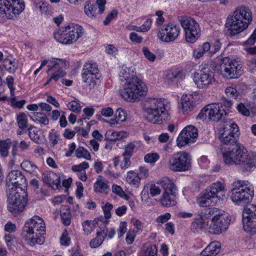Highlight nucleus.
Wrapping results in <instances>:
<instances>
[{"instance_id":"1","label":"nucleus","mask_w":256,"mask_h":256,"mask_svg":"<svg viewBox=\"0 0 256 256\" xmlns=\"http://www.w3.org/2000/svg\"><path fill=\"white\" fill-rule=\"evenodd\" d=\"M222 157L226 164L239 166L243 174L249 173L256 168V153L248 152L240 143H237L232 150H224Z\"/></svg>"},{"instance_id":"2","label":"nucleus","mask_w":256,"mask_h":256,"mask_svg":"<svg viewBox=\"0 0 256 256\" xmlns=\"http://www.w3.org/2000/svg\"><path fill=\"white\" fill-rule=\"evenodd\" d=\"M45 224L42 218L35 216L28 220L24 228V238L30 246L42 244L44 242Z\"/></svg>"},{"instance_id":"3","label":"nucleus","mask_w":256,"mask_h":256,"mask_svg":"<svg viewBox=\"0 0 256 256\" xmlns=\"http://www.w3.org/2000/svg\"><path fill=\"white\" fill-rule=\"evenodd\" d=\"M252 20V12L246 7L237 8L234 15L227 18L226 27L231 36H235L244 30Z\"/></svg>"},{"instance_id":"4","label":"nucleus","mask_w":256,"mask_h":256,"mask_svg":"<svg viewBox=\"0 0 256 256\" xmlns=\"http://www.w3.org/2000/svg\"><path fill=\"white\" fill-rule=\"evenodd\" d=\"M145 108L146 120L153 124H161L168 118V100L162 98H149Z\"/></svg>"},{"instance_id":"5","label":"nucleus","mask_w":256,"mask_h":256,"mask_svg":"<svg viewBox=\"0 0 256 256\" xmlns=\"http://www.w3.org/2000/svg\"><path fill=\"white\" fill-rule=\"evenodd\" d=\"M145 108L146 120L153 124H161L168 118V100L162 98H149Z\"/></svg>"},{"instance_id":"6","label":"nucleus","mask_w":256,"mask_h":256,"mask_svg":"<svg viewBox=\"0 0 256 256\" xmlns=\"http://www.w3.org/2000/svg\"><path fill=\"white\" fill-rule=\"evenodd\" d=\"M147 92L148 88L143 80L136 76H132L125 82L120 94L124 99L134 102L145 96Z\"/></svg>"},{"instance_id":"7","label":"nucleus","mask_w":256,"mask_h":256,"mask_svg":"<svg viewBox=\"0 0 256 256\" xmlns=\"http://www.w3.org/2000/svg\"><path fill=\"white\" fill-rule=\"evenodd\" d=\"M84 34L80 26L70 23L62 27L54 33V38L63 44L69 45L76 42Z\"/></svg>"},{"instance_id":"8","label":"nucleus","mask_w":256,"mask_h":256,"mask_svg":"<svg viewBox=\"0 0 256 256\" xmlns=\"http://www.w3.org/2000/svg\"><path fill=\"white\" fill-rule=\"evenodd\" d=\"M231 200L237 205L250 203L254 195V190L248 186V181L236 180L232 184Z\"/></svg>"},{"instance_id":"9","label":"nucleus","mask_w":256,"mask_h":256,"mask_svg":"<svg viewBox=\"0 0 256 256\" xmlns=\"http://www.w3.org/2000/svg\"><path fill=\"white\" fill-rule=\"evenodd\" d=\"M224 186L220 182H216L207 188L197 198L196 202L201 207L214 206L220 200V194L224 192Z\"/></svg>"},{"instance_id":"10","label":"nucleus","mask_w":256,"mask_h":256,"mask_svg":"<svg viewBox=\"0 0 256 256\" xmlns=\"http://www.w3.org/2000/svg\"><path fill=\"white\" fill-rule=\"evenodd\" d=\"M212 210L210 212V218L213 216L209 226L210 232L218 234L225 232L229 226L230 220L228 214L224 210H218L216 208H209Z\"/></svg>"},{"instance_id":"11","label":"nucleus","mask_w":256,"mask_h":256,"mask_svg":"<svg viewBox=\"0 0 256 256\" xmlns=\"http://www.w3.org/2000/svg\"><path fill=\"white\" fill-rule=\"evenodd\" d=\"M24 8V0H0V17L12 20L14 16L22 13Z\"/></svg>"},{"instance_id":"12","label":"nucleus","mask_w":256,"mask_h":256,"mask_svg":"<svg viewBox=\"0 0 256 256\" xmlns=\"http://www.w3.org/2000/svg\"><path fill=\"white\" fill-rule=\"evenodd\" d=\"M164 192L160 199V204L164 207H170L176 204V192L177 188L172 180L164 178L160 182Z\"/></svg>"},{"instance_id":"13","label":"nucleus","mask_w":256,"mask_h":256,"mask_svg":"<svg viewBox=\"0 0 256 256\" xmlns=\"http://www.w3.org/2000/svg\"><path fill=\"white\" fill-rule=\"evenodd\" d=\"M191 156L188 153L178 152L171 156L168 162V167L174 172H185L191 167Z\"/></svg>"},{"instance_id":"14","label":"nucleus","mask_w":256,"mask_h":256,"mask_svg":"<svg viewBox=\"0 0 256 256\" xmlns=\"http://www.w3.org/2000/svg\"><path fill=\"white\" fill-rule=\"evenodd\" d=\"M180 24L185 32L186 42L194 43L200 36V28L197 22L190 17L183 16Z\"/></svg>"},{"instance_id":"15","label":"nucleus","mask_w":256,"mask_h":256,"mask_svg":"<svg viewBox=\"0 0 256 256\" xmlns=\"http://www.w3.org/2000/svg\"><path fill=\"white\" fill-rule=\"evenodd\" d=\"M220 132V139L224 144H232L236 143V137L240 134L238 125L232 120L225 121L222 128Z\"/></svg>"},{"instance_id":"16","label":"nucleus","mask_w":256,"mask_h":256,"mask_svg":"<svg viewBox=\"0 0 256 256\" xmlns=\"http://www.w3.org/2000/svg\"><path fill=\"white\" fill-rule=\"evenodd\" d=\"M221 65L224 75L229 78H237L242 74V64L241 62L229 57L222 58Z\"/></svg>"},{"instance_id":"17","label":"nucleus","mask_w":256,"mask_h":256,"mask_svg":"<svg viewBox=\"0 0 256 256\" xmlns=\"http://www.w3.org/2000/svg\"><path fill=\"white\" fill-rule=\"evenodd\" d=\"M27 184L24 176L18 170L10 172L6 178V192L22 191Z\"/></svg>"},{"instance_id":"18","label":"nucleus","mask_w":256,"mask_h":256,"mask_svg":"<svg viewBox=\"0 0 256 256\" xmlns=\"http://www.w3.org/2000/svg\"><path fill=\"white\" fill-rule=\"evenodd\" d=\"M180 31L181 28L178 24L170 22L161 28L158 33V37L163 42H173L180 36Z\"/></svg>"},{"instance_id":"19","label":"nucleus","mask_w":256,"mask_h":256,"mask_svg":"<svg viewBox=\"0 0 256 256\" xmlns=\"http://www.w3.org/2000/svg\"><path fill=\"white\" fill-rule=\"evenodd\" d=\"M82 77L83 82L86 83L90 89L96 85V80L99 79V70L96 63L86 62L83 67Z\"/></svg>"},{"instance_id":"20","label":"nucleus","mask_w":256,"mask_h":256,"mask_svg":"<svg viewBox=\"0 0 256 256\" xmlns=\"http://www.w3.org/2000/svg\"><path fill=\"white\" fill-rule=\"evenodd\" d=\"M214 72L210 66L203 68L194 76V82L200 88H206L215 82Z\"/></svg>"},{"instance_id":"21","label":"nucleus","mask_w":256,"mask_h":256,"mask_svg":"<svg viewBox=\"0 0 256 256\" xmlns=\"http://www.w3.org/2000/svg\"><path fill=\"white\" fill-rule=\"evenodd\" d=\"M8 196V208L10 212L14 214L22 212L26 204L24 196H20L19 191H10L6 192Z\"/></svg>"},{"instance_id":"22","label":"nucleus","mask_w":256,"mask_h":256,"mask_svg":"<svg viewBox=\"0 0 256 256\" xmlns=\"http://www.w3.org/2000/svg\"><path fill=\"white\" fill-rule=\"evenodd\" d=\"M198 136L197 128L192 125L186 126L179 134L177 140V146L181 148L196 141Z\"/></svg>"},{"instance_id":"23","label":"nucleus","mask_w":256,"mask_h":256,"mask_svg":"<svg viewBox=\"0 0 256 256\" xmlns=\"http://www.w3.org/2000/svg\"><path fill=\"white\" fill-rule=\"evenodd\" d=\"M52 64H48V70L50 71H53L54 72L50 78V80H54L56 82L59 79L64 77L66 75V72L64 70L69 67V64L64 59H60L54 58L50 62Z\"/></svg>"},{"instance_id":"24","label":"nucleus","mask_w":256,"mask_h":256,"mask_svg":"<svg viewBox=\"0 0 256 256\" xmlns=\"http://www.w3.org/2000/svg\"><path fill=\"white\" fill-rule=\"evenodd\" d=\"M212 210L209 208H204L198 215V218H196L194 220L191 224V230L193 232H198L202 229L209 230V222Z\"/></svg>"},{"instance_id":"25","label":"nucleus","mask_w":256,"mask_h":256,"mask_svg":"<svg viewBox=\"0 0 256 256\" xmlns=\"http://www.w3.org/2000/svg\"><path fill=\"white\" fill-rule=\"evenodd\" d=\"M208 108V119L218 122L224 120L226 114V110L223 108L222 104L219 103L212 104L207 105Z\"/></svg>"},{"instance_id":"26","label":"nucleus","mask_w":256,"mask_h":256,"mask_svg":"<svg viewBox=\"0 0 256 256\" xmlns=\"http://www.w3.org/2000/svg\"><path fill=\"white\" fill-rule=\"evenodd\" d=\"M161 192V190L159 186L154 184H146L141 193L140 196L143 202L147 203L152 197L159 195Z\"/></svg>"},{"instance_id":"27","label":"nucleus","mask_w":256,"mask_h":256,"mask_svg":"<svg viewBox=\"0 0 256 256\" xmlns=\"http://www.w3.org/2000/svg\"><path fill=\"white\" fill-rule=\"evenodd\" d=\"M42 180L44 183L53 189L60 188V176L52 171H46L42 174Z\"/></svg>"},{"instance_id":"28","label":"nucleus","mask_w":256,"mask_h":256,"mask_svg":"<svg viewBox=\"0 0 256 256\" xmlns=\"http://www.w3.org/2000/svg\"><path fill=\"white\" fill-rule=\"evenodd\" d=\"M182 112L184 114L190 112L196 106V101L192 94H184L181 98Z\"/></svg>"},{"instance_id":"29","label":"nucleus","mask_w":256,"mask_h":256,"mask_svg":"<svg viewBox=\"0 0 256 256\" xmlns=\"http://www.w3.org/2000/svg\"><path fill=\"white\" fill-rule=\"evenodd\" d=\"M108 182L100 176L94 185V190L96 192L108 194L110 190Z\"/></svg>"},{"instance_id":"30","label":"nucleus","mask_w":256,"mask_h":256,"mask_svg":"<svg viewBox=\"0 0 256 256\" xmlns=\"http://www.w3.org/2000/svg\"><path fill=\"white\" fill-rule=\"evenodd\" d=\"M185 76V72L184 71L174 70L167 72L166 79L169 82H178L184 79Z\"/></svg>"},{"instance_id":"31","label":"nucleus","mask_w":256,"mask_h":256,"mask_svg":"<svg viewBox=\"0 0 256 256\" xmlns=\"http://www.w3.org/2000/svg\"><path fill=\"white\" fill-rule=\"evenodd\" d=\"M220 250V244L216 242L210 243L200 254V256H216Z\"/></svg>"},{"instance_id":"32","label":"nucleus","mask_w":256,"mask_h":256,"mask_svg":"<svg viewBox=\"0 0 256 256\" xmlns=\"http://www.w3.org/2000/svg\"><path fill=\"white\" fill-rule=\"evenodd\" d=\"M244 230L250 234H256V219L245 218L242 220Z\"/></svg>"},{"instance_id":"33","label":"nucleus","mask_w":256,"mask_h":256,"mask_svg":"<svg viewBox=\"0 0 256 256\" xmlns=\"http://www.w3.org/2000/svg\"><path fill=\"white\" fill-rule=\"evenodd\" d=\"M210 49V44L208 42H206L202 46L193 50V56L196 58H200L204 56V54H207L208 56V51Z\"/></svg>"},{"instance_id":"34","label":"nucleus","mask_w":256,"mask_h":256,"mask_svg":"<svg viewBox=\"0 0 256 256\" xmlns=\"http://www.w3.org/2000/svg\"><path fill=\"white\" fill-rule=\"evenodd\" d=\"M245 218L256 219V205L250 204L244 208L242 220H244Z\"/></svg>"},{"instance_id":"35","label":"nucleus","mask_w":256,"mask_h":256,"mask_svg":"<svg viewBox=\"0 0 256 256\" xmlns=\"http://www.w3.org/2000/svg\"><path fill=\"white\" fill-rule=\"evenodd\" d=\"M84 12L86 16L90 18H95L98 14H100L97 5H94L90 2H87L84 6Z\"/></svg>"},{"instance_id":"36","label":"nucleus","mask_w":256,"mask_h":256,"mask_svg":"<svg viewBox=\"0 0 256 256\" xmlns=\"http://www.w3.org/2000/svg\"><path fill=\"white\" fill-rule=\"evenodd\" d=\"M158 248L155 244L148 245L142 249L138 256H157Z\"/></svg>"},{"instance_id":"37","label":"nucleus","mask_w":256,"mask_h":256,"mask_svg":"<svg viewBox=\"0 0 256 256\" xmlns=\"http://www.w3.org/2000/svg\"><path fill=\"white\" fill-rule=\"evenodd\" d=\"M126 180L131 185L136 186L140 184V178L136 172L130 170L127 172Z\"/></svg>"},{"instance_id":"38","label":"nucleus","mask_w":256,"mask_h":256,"mask_svg":"<svg viewBox=\"0 0 256 256\" xmlns=\"http://www.w3.org/2000/svg\"><path fill=\"white\" fill-rule=\"evenodd\" d=\"M16 120L18 128H29L28 116L24 112H20L16 116Z\"/></svg>"},{"instance_id":"39","label":"nucleus","mask_w":256,"mask_h":256,"mask_svg":"<svg viewBox=\"0 0 256 256\" xmlns=\"http://www.w3.org/2000/svg\"><path fill=\"white\" fill-rule=\"evenodd\" d=\"M97 226V222L95 220L91 221L86 220L82 223L83 230L87 235L93 232Z\"/></svg>"},{"instance_id":"40","label":"nucleus","mask_w":256,"mask_h":256,"mask_svg":"<svg viewBox=\"0 0 256 256\" xmlns=\"http://www.w3.org/2000/svg\"><path fill=\"white\" fill-rule=\"evenodd\" d=\"M21 168L26 172L31 174L36 172L38 166L30 160H24L20 164Z\"/></svg>"},{"instance_id":"41","label":"nucleus","mask_w":256,"mask_h":256,"mask_svg":"<svg viewBox=\"0 0 256 256\" xmlns=\"http://www.w3.org/2000/svg\"><path fill=\"white\" fill-rule=\"evenodd\" d=\"M32 120L38 124L46 126L48 124L49 120L46 116L42 113H34V116L31 117Z\"/></svg>"},{"instance_id":"42","label":"nucleus","mask_w":256,"mask_h":256,"mask_svg":"<svg viewBox=\"0 0 256 256\" xmlns=\"http://www.w3.org/2000/svg\"><path fill=\"white\" fill-rule=\"evenodd\" d=\"M10 144L11 142L9 139L0 141V154L2 156H8Z\"/></svg>"},{"instance_id":"43","label":"nucleus","mask_w":256,"mask_h":256,"mask_svg":"<svg viewBox=\"0 0 256 256\" xmlns=\"http://www.w3.org/2000/svg\"><path fill=\"white\" fill-rule=\"evenodd\" d=\"M4 67L10 72L14 73L18 68V64L14 60L6 58L4 60Z\"/></svg>"},{"instance_id":"44","label":"nucleus","mask_w":256,"mask_h":256,"mask_svg":"<svg viewBox=\"0 0 256 256\" xmlns=\"http://www.w3.org/2000/svg\"><path fill=\"white\" fill-rule=\"evenodd\" d=\"M236 108L239 112L244 116H248L250 115V109L251 108L250 105L248 104V108L246 107L244 104L240 103L236 106ZM252 110H256V106L252 107Z\"/></svg>"},{"instance_id":"45","label":"nucleus","mask_w":256,"mask_h":256,"mask_svg":"<svg viewBox=\"0 0 256 256\" xmlns=\"http://www.w3.org/2000/svg\"><path fill=\"white\" fill-rule=\"evenodd\" d=\"M133 75H130V70L124 66H122L120 70L119 76L120 80L122 82L126 81L128 82V80L130 79Z\"/></svg>"},{"instance_id":"46","label":"nucleus","mask_w":256,"mask_h":256,"mask_svg":"<svg viewBox=\"0 0 256 256\" xmlns=\"http://www.w3.org/2000/svg\"><path fill=\"white\" fill-rule=\"evenodd\" d=\"M76 156L78 158H84L86 160H90L91 156L88 151L82 147H78L76 150Z\"/></svg>"},{"instance_id":"47","label":"nucleus","mask_w":256,"mask_h":256,"mask_svg":"<svg viewBox=\"0 0 256 256\" xmlns=\"http://www.w3.org/2000/svg\"><path fill=\"white\" fill-rule=\"evenodd\" d=\"M28 134L30 138L34 142L38 144L40 140V136L38 131L34 126H30L28 128Z\"/></svg>"},{"instance_id":"48","label":"nucleus","mask_w":256,"mask_h":256,"mask_svg":"<svg viewBox=\"0 0 256 256\" xmlns=\"http://www.w3.org/2000/svg\"><path fill=\"white\" fill-rule=\"evenodd\" d=\"M60 215L62 223L65 226H69L71 222V215L70 210L66 209V210H62L60 212Z\"/></svg>"},{"instance_id":"49","label":"nucleus","mask_w":256,"mask_h":256,"mask_svg":"<svg viewBox=\"0 0 256 256\" xmlns=\"http://www.w3.org/2000/svg\"><path fill=\"white\" fill-rule=\"evenodd\" d=\"M226 94L228 98L236 100L237 98L239 92L234 88L228 87L225 90Z\"/></svg>"},{"instance_id":"50","label":"nucleus","mask_w":256,"mask_h":256,"mask_svg":"<svg viewBox=\"0 0 256 256\" xmlns=\"http://www.w3.org/2000/svg\"><path fill=\"white\" fill-rule=\"evenodd\" d=\"M116 118L120 122H126L128 119L126 112L122 108H118L116 112Z\"/></svg>"},{"instance_id":"51","label":"nucleus","mask_w":256,"mask_h":256,"mask_svg":"<svg viewBox=\"0 0 256 256\" xmlns=\"http://www.w3.org/2000/svg\"><path fill=\"white\" fill-rule=\"evenodd\" d=\"M222 46L220 40H216L213 42L212 46H210V49L208 51V56H212L218 52Z\"/></svg>"},{"instance_id":"52","label":"nucleus","mask_w":256,"mask_h":256,"mask_svg":"<svg viewBox=\"0 0 256 256\" xmlns=\"http://www.w3.org/2000/svg\"><path fill=\"white\" fill-rule=\"evenodd\" d=\"M112 192L119 196L125 199L128 200V196L126 194L122 188L118 185L114 184L112 186Z\"/></svg>"},{"instance_id":"53","label":"nucleus","mask_w":256,"mask_h":256,"mask_svg":"<svg viewBox=\"0 0 256 256\" xmlns=\"http://www.w3.org/2000/svg\"><path fill=\"white\" fill-rule=\"evenodd\" d=\"M160 158L158 154L156 153H148L146 154L144 158L145 162L147 163H155Z\"/></svg>"},{"instance_id":"54","label":"nucleus","mask_w":256,"mask_h":256,"mask_svg":"<svg viewBox=\"0 0 256 256\" xmlns=\"http://www.w3.org/2000/svg\"><path fill=\"white\" fill-rule=\"evenodd\" d=\"M198 164L202 168L207 169L209 168L210 161L207 156H200L198 160Z\"/></svg>"},{"instance_id":"55","label":"nucleus","mask_w":256,"mask_h":256,"mask_svg":"<svg viewBox=\"0 0 256 256\" xmlns=\"http://www.w3.org/2000/svg\"><path fill=\"white\" fill-rule=\"evenodd\" d=\"M67 106L70 110L74 112H80L81 111L82 107L80 104L74 100L70 102Z\"/></svg>"},{"instance_id":"56","label":"nucleus","mask_w":256,"mask_h":256,"mask_svg":"<svg viewBox=\"0 0 256 256\" xmlns=\"http://www.w3.org/2000/svg\"><path fill=\"white\" fill-rule=\"evenodd\" d=\"M89 164L88 162H82L78 165H75L72 166V170L74 172H80L84 171L86 169L88 168Z\"/></svg>"},{"instance_id":"57","label":"nucleus","mask_w":256,"mask_h":256,"mask_svg":"<svg viewBox=\"0 0 256 256\" xmlns=\"http://www.w3.org/2000/svg\"><path fill=\"white\" fill-rule=\"evenodd\" d=\"M108 230V229L106 226V224L103 223L99 226L97 230V234L98 236L104 238L107 236Z\"/></svg>"},{"instance_id":"58","label":"nucleus","mask_w":256,"mask_h":256,"mask_svg":"<svg viewBox=\"0 0 256 256\" xmlns=\"http://www.w3.org/2000/svg\"><path fill=\"white\" fill-rule=\"evenodd\" d=\"M104 238H101L98 235L93 238L90 242V246L92 248H96L100 246L103 242Z\"/></svg>"},{"instance_id":"59","label":"nucleus","mask_w":256,"mask_h":256,"mask_svg":"<svg viewBox=\"0 0 256 256\" xmlns=\"http://www.w3.org/2000/svg\"><path fill=\"white\" fill-rule=\"evenodd\" d=\"M145 58L149 61L153 62L156 60V56L154 54L150 51L147 47H144L142 50Z\"/></svg>"},{"instance_id":"60","label":"nucleus","mask_w":256,"mask_h":256,"mask_svg":"<svg viewBox=\"0 0 256 256\" xmlns=\"http://www.w3.org/2000/svg\"><path fill=\"white\" fill-rule=\"evenodd\" d=\"M136 146L133 143H130L126 146L124 152L122 154L123 156H126L130 158Z\"/></svg>"},{"instance_id":"61","label":"nucleus","mask_w":256,"mask_h":256,"mask_svg":"<svg viewBox=\"0 0 256 256\" xmlns=\"http://www.w3.org/2000/svg\"><path fill=\"white\" fill-rule=\"evenodd\" d=\"M113 208L112 204L106 202L104 206H102V210L104 211V216L106 218L108 219L111 217V210Z\"/></svg>"},{"instance_id":"62","label":"nucleus","mask_w":256,"mask_h":256,"mask_svg":"<svg viewBox=\"0 0 256 256\" xmlns=\"http://www.w3.org/2000/svg\"><path fill=\"white\" fill-rule=\"evenodd\" d=\"M60 244L62 246H68L70 242V239L68 236V232L66 230H65L60 238Z\"/></svg>"},{"instance_id":"63","label":"nucleus","mask_w":256,"mask_h":256,"mask_svg":"<svg viewBox=\"0 0 256 256\" xmlns=\"http://www.w3.org/2000/svg\"><path fill=\"white\" fill-rule=\"evenodd\" d=\"M123 160L120 162V166L122 170H125L130 166V158L126 156H123Z\"/></svg>"},{"instance_id":"64","label":"nucleus","mask_w":256,"mask_h":256,"mask_svg":"<svg viewBox=\"0 0 256 256\" xmlns=\"http://www.w3.org/2000/svg\"><path fill=\"white\" fill-rule=\"evenodd\" d=\"M136 232H135V230H130L127 234L126 238V241L128 244H131L134 240V239L136 237Z\"/></svg>"}]
</instances>
